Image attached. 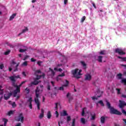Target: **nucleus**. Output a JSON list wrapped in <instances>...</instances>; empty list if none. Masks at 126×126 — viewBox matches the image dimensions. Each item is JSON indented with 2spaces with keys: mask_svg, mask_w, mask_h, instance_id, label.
I'll use <instances>...</instances> for the list:
<instances>
[{
  "mask_svg": "<svg viewBox=\"0 0 126 126\" xmlns=\"http://www.w3.org/2000/svg\"><path fill=\"white\" fill-rule=\"evenodd\" d=\"M44 101H45V97L43 96L42 102H44Z\"/></svg>",
  "mask_w": 126,
  "mask_h": 126,
  "instance_id": "0e129e2a",
  "label": "nucleus"
},
{
  "mask_svg": "<svg viewBox=\"0 0 126 126\" xmlns=\"http://www.w3.org/2000/svg\"><path fill=\"white\" fill-rule=\"evenodd\" d=\"M81 63L83 65V67H84V68H86V64L84 62H81Z\"/></svg>",
  "mask_w": 126,
  "mask_h": 126,
  "instance_id": "2f4dec72",
  "label": "nucleus"
},
{
  "mask_svg": "<svg viewBox=\"0 0 126 126\" xmlns=\"http://www.w3.org/2000/svg\"><path fill=\"white\" fill-rule=\"evenodd\" d=\"M115 53H117V54H119V55H126V53L124 52L123 50L119 48L115 49Z\"/></svg>",
  "mask_w": 126,
  "mask_h": 126,
  "instance_id": "f8f14e48",
  "label": "nucleus"
},
{
  "mask_svg": "<svg viewBox=\"0 0 126 126\" xmlns=\"http://www.w3.org/2000/svg\"><path fill=\"white\" fill-rule=\"evenodd\" d=\"M102 56H98L97 57V61L99 62V63H102Z\"/></svg>",
  "mask_w": 126,
  "mask_h": 126,
  "instance_id": "a878e982",
  "label": "nucleus"
},
{
  "mask_svg": "<svg viewBox=\"0 0 126 126\" xmlns=\"http://www.w3.org/2000/svg\"><path fill=\"white\" fill-rule=\"evenodd\" d=\"M40 88H41V89L40 90V89H39V87H37L35 91V97H34V102L36 104H37V109L38 110H40V101H39V99H38V98H39L40 97V91H41V92L43 91V85H41L40 86Z\"/></svg>",
  "mask_w": 126,
  "mask_h": 126,
  "instance_id": "f03ea898",
  "label": "nucleus"
},
{
  "mask_svg": "<svg viewBox=\"0 0 126 126\" xmlns=\"http://www.w3.org/2000/svg\"><path fill=\"white\" fill-rule=\"evenodd\" d=\"M67 3V0H64V4H66Z\"/></svg>",
  "mask_w": 126,
  "mask_h": 126,
  "instance_id": "bf43d9fd",
  "label": "nucleus"
},
{
  "mask_svg": "<svg viewBox=\"0 0 126 126\" xmlns=\"http://www.w3.org/2000/svg\"><path fill=\"white\" fill-rule=\"evenodd\" d=\"M51 84H52L53 86H55L54 85V84H55V82H54L51 81Z\"/></svg>",
  "mask_w": 126,
  "mask_h": 126,
  "instance_id": "e2e57ef3",
  "label": "nucleus"
},
{
  "mask_svg": "<svg viewBox=\"0 0 126 126\" xmlns=\"http://www.w3.org/2000/svg\"><path fill=\"white\" fill-rule=\"evenodd\" d=\"M19 65V63H18L16 66H15V69L14 70V71H17L18 69H17V67H18V66Z\"/></svg>",
  "mask_w": 126,
  "mask_h": 126,
  "instance_id": "4c0bfd02",
  "label": "nucleus"
},
{
  "mask_svg": "<svg viewBox=\"0 0 126 126\" xmlns=\"http://www.w3.org/2000/svg\"><path fill=\"white\" fill-rule=\"evenodd\" d=\"M22 74H23V75H24V76H25V77H26V76H27V75H26V72H22Z\"/></svg>",
  "mask_w": 126,
  "mask_h": 126,
  "instance_id": "864d4df0",
  "label": "nucleus"
},
{
  "mask_svg": "<svg viewBox=\"0 0 126 126\" xmlns=\"http://www.w3.org/2000/svg\"><path fill=\"white\" fill-rule=\"evenodd\" d=\"M86 17L85 16H84L81 19V22H84V21L85 20Z\"/></svg>",
  "mask_w": 126,
  "mask_h": 126,
  "instance_id": "37998d69",
  "label": "nucleus"
},
{
  "mask_svg": "<svg viewBox=\"0 0 126 126\" xmlns=\"http://www.w3.org/2000/svg\"><path fill=\"white\" fill-rule=\"evenodd\" d=\"M100 121L101 124H104V123H105V118L104 117H101Z\"/></svg>",
  "mask_w": 126,
  "mask_h": 126,
  "instance_id": "c85d7f7f",
  "label": "nucleus"
},
{
  "mask_svg": "<svg viewBox=\"0 0 126 126\" xmlns=\"http://www.w3.org/2000/svg\"><path fill=\"white\" fill-rule=\"evenodd\" d=\"M28 28L27 27H25L24 29H23L22 32L19 34V36H20V35H21V34L25 33L26 32H28Z\"/></svg>",
  "mask_w": 126,
  "mask_h": 126,
  "instance_id": "dca6fc26",
  "label": "nucleus"
},
{
  "mask_svg": "<svg viewBox=\"0 0 126 126\" xmlns=\"http://www.w3.org/2000/svg\"><path fill=\"white\" fill-rule=\"evenodd\" d=\"M12 106L13 108H15V107H16V104H15V102H13L12 103Z\"/></svg>",
  "mask_w": 126,
  "mask_h": 126,
  "instance_id": "49530a36",
  "label": "nucleus"
},
{
  "mask_svg": "<svg viewBox=\"0 0 126 126\" xmlns=\"http://www.w3.org/2000/svg\"><path fill=\"white\" fill-rule=\"evenodd\" d=\"M92 98L93 99V100H97L98 99V97H97V96H93L92 97Z\"/></svg>",
  "mask_w": 126,
  "mask_h": 126,
  "instance_id": "3c124183",
  "label": "nucleus"
},
{
  "mask_svg": "<svg viewBox=\"0 0 126 126\" xmlns=\"http://www.w3.org/2000/svg\"><path fill=\"white\" fill-rule=\"evenodd\" d=\"M25 91H26V93H27V94H28V93H29V92H30V89H28V88H27L25 89Z\"/></svg>",
  "mask_w": 126,
  "mask_h": 126,
  "instance_id": "79ce46f5",
  "label": "nucleus"
},
{
  "mask_svg": "<svg viewBox=\"0 0 126 126\" xmlns=\"http://www.w3.org/2000/svg\"><path fill=\"white\" fill-rule=\"evenodd\" d=\"M106 105L108 109H110L111 114H115L116 115H122V112L111 107V104H110V102L106 101Z\"/></svg>",
  "mask_w": 126,
  "mask_h": 126,
  "instance_id": "20e7f679",
  "label": "nucleus"
},
{
  "mask_svg": "<svg viewBox=\"0 0 126 126\" xmlns=\"http://www.w3.org/2000/svg\"><path fill=\"white\" fill-rule=\"evenodd\" d=\"M16 121L17 122H21V123H23L24 122V116L22 113H20L19 114L18 116L15 118Z\"/></svg>",
  "mask_w": 126,
  "mask_h": 126,
  "instance_id": "423d86ee",
  "label": "nucleus"
},
{
  "mask_svg": "<svg viewBox=\"0 0 126 126\" xmlns=\"http://www.w3.org/2000/svg\"><path fill=\"white\" fill-rule=\"evenodd\" d=\"M20 77V75H17V76H15L14 75L13 76H11L10 77V80H11V81H14V82H15V78H19Z\"/></svg>",
  "mask_w": 126,
  "mask_h": 126,
  "instance_id": "2eb2a0df",
  "label": "nucleus"
},
{
  "mask_svg": "<svg viewBox=\"0 0 126 126\" xmlns=\"http://www.w3.org/2000/svg\"><path fill=\"white\" fill-rule=\"evenodd\" d=\"M4 67V66L3 65V64H1L0 65V69H2Z\"/></svg>",
  "mask_w": 126,
  "mask_h": 126,
  "instance_id": "09e8293b",
  "label": "nucleus"
},
{
  "mask_svg": "<svg viewBox=\"0 0 126 126\" xmlns=\"http://www.w3.org/2000/svg\"><path fill=\"white\" fill-rule=\"evenodd\" d=\"M20 97V96H19V95H18V96H17V97H16V99H19V97Z\"/></svg>",
  "mask_w": 126,
  "mask_h": 126,
  "instance_id": "338daca9",
  "label": "nucleus"
},
{
  "mask_svg": "<svg viewBox=\"0 0 126 126\" xmlns=\"http://www.w3.org/2000/svg\"><path fill=\"white\" fill-rule=\"evenodd\" d=\"M122 83H123L124 85H126V79H123L121 80Z\"/></svg>",
  "mask_w": 126,
  "mask_h": 126,
  "instance_id": "473e14b6",
  "label": "nucleus"
},
{
  "mask_svg": "<svg viewBox=\"0 0 126 126\" xmlns=\"http://www.w3.org/2000/svg\"><path fill=\"white\" fill-rule=\"evenodd\" d=\"M65 74L64 73V72H63L62 74H59L56 78V80L58 82L59 81H61V82H63V80H62V77H63V76H65Z\"/></svg>",
  "mask_w": 126,
  "mask_h": 126,
  "instance_id": "0eeeda50",
  "label": "nucleus"
},
{
  "mask_svg": "<svg viewBox=\"0 0 126 126\" xmlns=\"http://www.w3.org/2000/svg\"><path fill=\"white\" fill-rule=\"evenodd\" d=\"M27 51V47L26 46H22L21 48L19 50L20 53H24Z\"/></svg>",
  "mask_w": 126,
  "mask_h": 126,
  "instance_id": "f3484780",
  "label": "nucleus"
},
{
  "mask_svg": "<svg viewBox=\"0 0 126 126\" xmlns=\"http://www.w3.org/2000/svg\"><path fill=\"white\" fill-rule=\"evenodd\" d=\"M86 111V108H84L83 110H82V116H84V114H85V112Z\"/></svg>",
  "mask_w": 126,
  "mask_h": 126,
  "instance_id": "72a5a7b5",
  "label": "nucleus"
},
{
  "mask_svg": "<svg viewBox=\"0 0 126 126\" xmlns=\"http://www.w3.org/2000/svg\"><path fill=\"white\" fill-rule=\"evenodd\" d=\"M91 116V120H95V117L96 116V115L95 114V113H90V112H88L86 114L85 116H88V118L87 119H89V115Z\"/></svg>",
  "mask_w": 126,
  "mask_h": 126,
  "instance_id": "1a4fd4ad",
  "label": "nucleus"
},
{
  "mask_svg": "<svg viewBox=\"0 0 126 126\" xmlns=\"http://www.w3.org/2000/svg\"><path fill=\"white\" fill-rule=\"evenodd\" d=\"M10 66L8 67L9 70L11 71L12 70V67H14V64H16V62H15V60L13 59L10 63Z\"/></svg>",
  "mask_w": 126,
  "mask_h": 126,
  "instance_id": "6e6552de",
  "label": "nucleus"
},
{
  "mask_svg": "<svg viewBox=\"0 0 126 126\" xmlns=\"http://www.w3.org/2000/svg\"><path fill=\"white\" fill-rule=\"evenodd\" d=\"M68 83H69L68 81L67 80H66L65 84H64L62 87H60L59 88V90H64L65 88H66V87L68 86Z\"/></svg>",
  "mask_w": 126,
  "mask_h": 126,
  "instance_id": "ddd939ff",
  "label": "nucleus"
},
{
  "mask_svg": "<svg viewBox=\"0 0 126 126\" xmlns=\"http://www.w3.org/2000/svg\"><path fill=\"white\" fill-rule=\"evenodd\" d=\"M44 113H45L44 109H41V113L39 116V119H42L44 117Z\"/></svg>",
  "mask_w": 126,
  "mask_h": 126,
  "instance_id": "412c9836",
  "label": "nucleus"
},
{
  "mask_svg": "<svg viewBox=\"0 0 126 126\" xmlns=\"http://www.w3.org/2000/svg\"><path fill=\"white\" fill-rule=\"evenodd\" d=\"M31 62H36V60L34 59V58H32Z\"/></svg>",
  "mask_w": 126,
  "mask_h": 126,
  "instance_id": "13d9d810",
  "label": "nucleus"
},
{
  "mask_svg": "<svg viewBox=\"0 0 126 126\" xmlns=\"http://www.w3.org/2000/svg\"><path fill=\"white\" fill-rule=\"evenodd\" d=\"M71 120V118H70V116H67V122H70V121Z\"/></svg>",
  "mask_w": 126,
  "mask_h": 126,
  "instance_id": "a19ab883",
  "label": "nucleus"
},
{
  "mask_svg": "<svg viewBox=\"0 0 126 126\" xmlns=\"http://www.w3.org/2000/svg\"><path fill=\"white\" fill-rule=\"evenodd\" d=\"M27 61H25L22 64V66H27L28 65Z\"/></svg>",
  "mask_w": 126,
  "mask_h": 126,
  "instance_id": "f704fd0d",
  "label": "nucleus"
},
{
  "mask_svg": "<svg viewBox=\"0 0 126 126\" xmlns=\"http://www.w3.org/2000/svg\"><path fill=\"white\" fill-rule=\"evenodd\" d=\"M122 96L123 98H126V94H122Z\"/></svg>",
  "mask_w": 126,
  "mask_h": 126,
  "instance_id": "052dcab7",
  "label": "nucleus"
},
{
  "mask_svg": "<svg viewBox=\"0 0 126 126\" xmlns=\"http://www.w3.org/2000/svg\"><path fill=\"white\" fill-rule=\"evenodd\" d=\"M14 113V111H13V110H10V111H9L8 112V114L7 115L8 116H10L11 115H13V114Z\"/></svg>",
  "mask_w": 126,
  "mask_h": 126,
  "instance_id": "c756f323",
  "label": "nucleus"
},
{
  "mask_svg": "<svg viewBox=\"0 0 126 126\" xmlns=\"http://www.w3.org/2000/svg\"><path fill=\"white\" fill-rule=\"evenodd\" d=\"M59 108H60L61 109V104L59 103H55L54 107L55 110L57 111V110H58Z\"/></svg>",
  "mask_w": 126,
  "mask_h": 126,
  "instance_id": "6ab92c4d",
  "label": "nucleus"
},
{
  "mask_svg": "<svg viewBox=\"0 0 126 126\" xmlns=\"http://www.w3.org/2000/svg\"><path fill=\"white\" fill-rule=\"evenodd\" d=\"M26 82H27V81H23L19 86H17V85L13 83V87H9V90H10V93L6 92V94H4V99L7 100V99H9L12 94H13L14 97H16L17 94L20 92V87H21L23 84L26 83Z\"/></svg>",
  "mask_w": 126,
  "mask_h": 126,
  "instance_id": "f257e3e1",
  "label": "nucleus"
},
{
  "mask_svg": "<svg viewBox=\"0 0 126 126\" xmlns=\"http://www.w3.org/2000/svg\"><path fill=\"white\" fill-rule=\"evenodd\" d=\"M51 117H52V115L51 114V112L48 111V112L47 113V118H48V119H51Z\"/></svg>",
  "mask_w": 126,
  "mask_h": 126,
  "instance_id": "cd10ccee",
  "label": "nucleus"
},
{
  "mask_svg": "<svg viewBox=\"0 0 126 126\" xmlns=\"http://www.w3.org/2000/svg\"><path fill=\"white\" fill-rule=\"evenodd\" d=\"M96 95H97V98H100L102 96V94L103 93L100 92V90L98 89L96 93H95Z\"/></svg>",
  "mask_w": 126,
  "mask_h": 126,
  "instance_id": "aec40b11",
  "label": "nucleus"
},
{
  "mask_svg": "<svg viewBox=\"0 0 126 126\" xmlns=\"http://www.w3.org/2000/svg\"><path fill=\"white\" fill-rule=\"evenodd\" d=\"M82 70L81 69H76L72 71V74L74 75V77L76 78H80V76L82 75L80 72H81Z\"/></svg>",
  "mask_w": 126,
  "mask_h": 126,
  "instance_id": "39448f33",
  "label": "nucleus"
},
{
  "mask_svg": "<svg viewBox=\"0 0 126 126\" xmlns=\"http://www.w3.org/2000/svg\"><path fill=\"white\" fill-rule=\"evenodd\" d=\"M41 63H42V62H40V61L37 62V64H38L39 65H41Z\"/></svg>",
  "mask_w": 126,
  "mask_h": 126,
  "instance_id": "6e6d98bb",
  "label": "nucleus"
},
{
  "mask_svg": "<svg viewBox=\"0 0 126 126\" xmlns=\"http://www.w3.org/2000/svg\"><path fill=\"white\" fill-rule=\"evenodd\" d=\"M55 115L56 116V118H58L59 117V112H58L57 111H56L55 112Z\"/></svg>",
  "mask_w": 126,
  "mask_h": 126,
  "instance_id": "de8ad7c7",
  "label": "nucleus"
},
{
  "mask_svg": "<svg viewBox=\"0 0 126 126\" xmlns=\"http://www.w3.org/2000/svg\"><path fill=\"white\" fill-rule=\"evenodd\" d=\"M69 96H70V94L68 93L67 94V97L68 98L69 102H70V101H71V98L69 97Z\"/></svg>",
  "mask_w": 126,
  "mask_h": 126,
  "instance_id": "58836bf2",
  "label": "nucleus"
},
{
  "mask_svg": "<svg viewBox=\"0 0 126 126\" xmlns=\"http://www.w3.org/2000/svg\"><path fill=\"white\" fill-rule=\"evenodd\" d=\"M61 116H67V113H66V111L65 110H63L62 112H61Z\"/></svg>",
  "mask_w": 126,
  "mask_h": 126,
  "instance_id": "5701e85b",
  "label": "nucleus"
},
{
  "mask_svg": "<svg viewBox=\"0 0 126 126\" xmlns=\"http://www.w3.org/2000/svg\"><path fill=\"white\" fill-rule=\"evenodd\" d=\"M122 76H123V75L121 73H119L117 75V77L118 79H122Z\"/></svg>",
  "mask_w": 126,
  "mask_h": 126,
  "instance_id": "bb28decb",
  "label": "nucleus"
},
{
  "mask_svg": "<svg viewBox=\"0 0 126 126\" xmlns=\"http://www.w3.org/2000/svg\"><path fill=\"white\" fill-rule=\"evenodd\" d=\"M37 0H32V3H34V2H36Z\"/></svg>",
  "mask_w": 126,
  "mask_h": 126,
  "instance_id": "680f3d73",
  "label": "nucleus"
},
{
  "mask_svg": "<svg viewBox=\"0 0 126 126\" xmlns=\"http://www.w3.org/2000/svg\"><path fill=\"white\" fill-rule=\"evenodd\" d=\"M75 126V119H73L72 122V126Z\"/></svg>",
  "mask_w": 126,
  "mask_h": 126,
  "instance_id": "ea45409f",
  "label": "nucleus"
},
{
  "mask_svg": "<svg viewBox=\"0 0 126 126\" xmlns=\"http://www.w3.org/2000/svg\"><path fill=\"white\" fill-rule=\"evenodd\" d=\"M15 16H16V13H14L9 18V20L10 21H11V20H13V19H14V17H15Z\"/></svg>",
  "mask_w": 126,
  "mask_h": 126,
  "instance_id": "b1692460",
  "label": "nucleus"
},
{
  "mask_svg": "<svg viewBox=\"0 0 126 126\" xmlns=\"http://www.w3.org/2000/svg\"><path fill=\"white\" fill-rule=\"evenodd\" d=\"M3 122H4V126H6V123H7L8 122V121L7 120V119L3 118ZM0 126H3V125H0Z\"/></svg>",
  "mask_w": 126,
  "mask_h": 126,
  "instance_id": "393cba45",
  "label": "nucleus"
},
{
  "mask_svg": "<svg viewBox=\"0 0 126 126\" xmlns=\"http://www.w3.org/2000/svg\"><path fill=\"white\" fill-rule=\"evenodd\" d=\"M106 51L105 50L101 51L99 52L100 55H105Z\"/></svg>",
  "mask_w": 126,
  "mask_h": 126,
  "instance_id": "e433bc0d",
  "label": "nucleus"
},
{
  "mask_svg": "<svg viewBox=\"0 0 126 126\" xmlns=\"http://www.w3.org/2000/svg\"><path fill=\"white\" fill-rule=\"evenodd\" d=\"M92 4H93L94 7L95 8H96V5H95V3H94V2H92Z\"/></svg>",
  "mask_w": 126,
  "mask_h": 126,
  "instance_id": "4d7b16f0",
  "label": "nucleus"
},
{
  "mask_svg": "<svg viewBox=\"0 0 126 126\" xmlns=\"http://www.w3.org/2000/svg\"><path fill=\"white\" fill-rule=\"evenodd\" d=\"M117 58L120 59V62H126V57H121L120 56H118Z\"/></svg>",
  "mask_w": 126,
  "mask_h": 126,
  "instance_id": "4be33fe9",
  "label": "nucleus"
},
{
  "mask_svg": "<svg viewBox=\"0 0 126 126\" xmlns=\"http://www.w3.org/2000/svg\"><path fill=\"white\" fill-rule=\"evenodd\" d=\"M19 57L20 58H21V57H22V55H21V54H19Z\"/></svg>",
  "mask_w": 126,
  "mask_h": 126,
  "instance_id": "774afa93",
  "label": "nucleus"
},
{
  "mask_svg": "<svg viewBox=\"0 0 126 126\" xmlns=\"http://www.w3.org/2000/svg\"><path fill=\"white\" fill-rule=\"evenodd\" d=\"M61 124L63 125V121H61L58 122V125L59 126H61Z\"/></svg>",
  "mask_w": 126,
  "mask_h": 126,
  "instance_id": "8fccbe9b",
  "label": "nucleus"
},
{
  "mask_svg": "<svg viewBox=\"0 0 126 126\" xmlns=\"http://www.w3.org/2000/svg\"><path fill=\"white\" fill-rule=\"evenodd\" d=\"M47 90H51V86H50V85H47Z\"/></svg>",
  "mask_w": 126,
  "mask_h": 126,
  "instance_id": "5fc2aeb1",
  "label": "nucleus"
},
{
  "mask_svg": "<svg viewBox=\"0 0 126 126\" xmlns=\"http://www.w3.org/2000/svg\"><path fill=\"white\" fill-rule=\"evenodd\" d=\"M9 53H10V50H7L4 53V55H9Z\"/></svg>",
  "mask_w": 126,
  "mask_h": 126,
  "instance_id": "a18cd8bd",
  "label": "nucleus"
},
{
  "mask_svg": "<svg viewBox=\"0 0 126 126\" xmlns=\"http://www.w3.org/2000/svg\"><path fill=\"white\" fill-rule=\"evenodd\" d=\"M92 76L89 73H87L85 75V80H91Z\"/></svg>",
  "mask_w": 126,
  "mask_h": 126,
  "instance_id": "a211bd4d",
  "label": "nucleus"
},
{
  "mask_svg": "<svg viewBox=\"0 0 126 126\" xmlns=\"http://www.w3.org/2000/svg\"><path fill=\"white\" fill-rule=\"evenodd\" d=\"M120 104H119V107L121 109H123L125 106H126V103L125 101H123L121 100H119Z\"/></svg>",
  "mask_w": 126,
  "mask_h": 126,
  "instance_id": "4468645a",
  "label": "nucleus"
},
{
  "mask_svg": "<svg viewBox=\"0 0 126 126\" xmlns=\"http://www.w3.org/2000/svg\"><path fill=\"white\" fill-rule=\"evenodd\" d=\"M98 103L99 104H100L101 106H104V103H103V101L100 100L99 101H98Z\"/></svg>",
  "mask_w": 126,
  "mask_h": 126,
  "instance_id": "c03bdc74",
  "label": "nucleus"
},
{
  "mask_svg": "<svg viewBox=\"0 0 126 126\" xmlns=\"http://www.w3.org/2000/svg\"><path fill=\"white\" fill-rule=\"evenodd\" d=\"M54 70H56V71H63V69H62V68H59V69H58V68L55 67L54 68Z\"/></svg>",
  "mask_w": 126,
  "mask_h": 126,
  "instance_id": "c9c22d12",
  "label": "nucleus"
},
{
  "mask_svg": "<svg viewBox=\"0 0 126 126\" xmlns=\"http://www.w3.org/2000/svg\"><path fill=\"white\" fill-rule=\"evenodd\" d=\"M39 73H41V71L40 70H37L35 71V74L36 75V77L34 79V81L31 83V86L33 85H37V84H38L39 83V81H38V80H39V79H40L41 77H42V78H44L45 76V74H42V75H38V74H39Z\"/></svg>",
  "mask_w": 126,
  "mask_h": 126,
  "instance_id": "7ed1b4c3",
  "label": "nucleus"
},
{
  "mask_svg": "<svg viewBox=\"0 0 126 126\" xmlns=\"http://www.w3.org/2000/svg\"><path fill=\"white\" fill-rule=\"evenodd\" d=\"M116 90L117 91L118 94H120L121 90H120V89H116Z\"/></svg>",
  "mask_w": 126,
  "mask_h": 126,
  "instance_id": "603ef678",
  "label": "nucleus"
},
{
  "mask_svg": "<svg viewBox=\"0 0 126 126\" xmlns=\"http://www.w3.org/2000/svg\"><path fill=\"white\" fill-rule=\"evenodd\" d=\"M81 122L82 124H83V125H85V123H86V121L85 120V119H84V118H81Z\"/></svg>",
  "mask_w": 126,
  "mask_h": 126,
  "instance_id": "7c9ffc66",
  "label": "nucleus"
},
{
  "mask_svg": "<svg viewBox=\"0 0 126 126\" xmlns=\"http://www.w3.org/2000/svg\"><path fill=\"white\" fill-rule=\"evenodd\" d=\"M122 66H125V67H126V64H122Z\"/></svg>",
  "mask_w": 126,
  "mask_h": 126,
  "instance_id": "69168bd1",
  "label": "nucleus"
},
{
  "mask_svg": "<svg viewBox=\"0 0 126 126\" xmlns=\"http://www.w3.org/2000/svg\"><path fill=\"white\" fill-rule=\"evenodd\" d=\"M33 100L32 99V97H30L29 98V99L27 100V104L30 107V109H32V102Z\"/></svg>",
  "mask_w": 126,
  "mask_h": 126,
  "instance_id": "9b49d317",
  "label": "nucleus"
},
{
  "mask_svg": "<svg viewBox=\"0 0 126 126\" xmlns=\"http://www.w3.org/2000/svg\"><path fill=\"white\" fill-rule=\"evenodd\" d=\"M47 74L49 76H51L53 78L55 76V72L52 68H49V70L48 71Z\"/></svg>",
  "mask_w": 126,
  "mask_h": 126,
  "instance_id": "9d476101",
  "label": "nucleus"
}]
</instances>
